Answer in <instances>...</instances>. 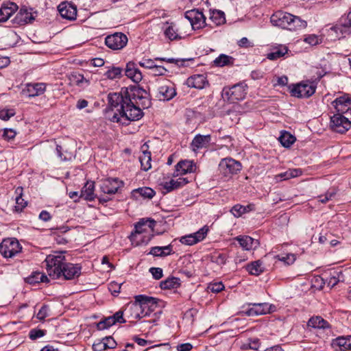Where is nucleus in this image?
<instances>
[{
	"mask_svg": "<svg viewBox=\"0 0 351 351\" xmlns=\"http://www.w3.org/2000/svg\"><path fill=\"white\" fill-rule=\"evenodd\" d=\"M128 42L127 36L122 32H115L105 38V44L112 50H120L124 48Z\"/></svg>",
	"mask_w": 351,
	"mask_h": 351,
	"instance_id": "obj_11",
	"label": "nucleus"
},
{
	"mask_svg": "<svg viewBox=\"0 0 351 351\" xmlns=\"http://www.w3.org/2000/svg\"><path fill=\"white\" fill-rule=\"evenodd\" d=\"M156 225L154 219H142L135 224L134 232L130 235V241L136 245L147 244L152 239Z\"/></svg>",
	"mask_w": 351,
	"mask_h": 351,
	"instance_id": "obj_3",
	"label": "nucleus"
},
{
	"mask_svg": "<svg viewBox=\"0 0 351 351\" xmlns=\"http://www.w3.org/2000/svg\"><path fill=\"white\" fill-rule=\"evenodd\" d=\"M136 296L138 299L139 306H141L142 317H151L152 318L146 322L156 324L162 313L161 311L160 310L154 312L157 308L156 299L152 297H147L143 295H138Z\"/></svg>",
	"mask_w": 351,
	"mask_h": 351,
	"instance_id": "obj_4",
	"label": "nucleus"
},
{
	"mask_svg": "<svg viewBox=\"0 0 351 351\" xmlns=\"http://www.w3.org/2000/svg\"><path fill=\"white\" fill-rule=\"evenodd\" d=\"M18 5L12 2H7L0 8V23L5 22L18 10Z\"/></svg>",
	"mask_w": 351,
	"mask_h": 351,
	"instance_id": "obj_26",
	"label": "nucleus"
},
{
	"mask_svg": "<svg viewBox=\"0 0 351 351\" xmlns=\"http://www.w3.org/2000/svg\"><path fill=\"white\" fill-rule=\"evenodd\" d=\"M175 85L167 80L158 81L155 97L160 101H168L176 95Z\"/></svg>",
	"mask_w": 351,
	"mask_h": 351,
	"instance_id": "obj_6",
	"label": "nucleus"
},
{
	"mask_svg": "<svg viewBox=\"0 0 351 351\" xmlns=\"http://www.w3.org/2000/svg\"><path fill=\"white\" fill-rule=\"evenodd\" d=\"M235 239L245 250H251L258 245V240L254 239L249 236H238Z\"/></svg>",
	"mask_w": 351,
	"mask_h": 351,
	"instance_id": "obj_31",
	"label": "nucleus"
},
{
	"mask_svg": "<svg viewBox=\"0 0 351 351\" xmlns=\"http://www.w3.org/2000/svg\"><path fill=\"white\" fill-rule=\"evenodd\" d=\"M15 112L14 110L7 109L2 110L0 111V119L4 121L8 120L10 117L14 115Z\"/></svg>",
	"mask_w": 351,
	"mask_h": 351,
	"instance_id": "obj_55",
	"label": "nucleus"
},
{
	"mask_svg": "<svg viewBox=\"0 0 351 351\" xmlns=\"http://www.w3.org/2000/svg\"><path fill=\"white\" fill-rule=\"evenodd\" d=\"M304 42L311 46H315L322 43V38L315 34H310L305 37Z\"/></svg>",
	"mask_w": 351,
	"mask_h": 351,
	"instance_id": "obj_48",
	"label": "nucleus"
},
{
	"mask_svg": "<svg viewBox=\"0 0 351 351\" xmlns=\"http://www.w3.org/2000/svg\"><path fill=\"white\" fill-rule=\"evenodd\" d=\"M307 326L308 327L317 329H325L330 327L328 322L320 316H315L310 318L307 322Z\"/></svg>",
	"mask_w": 351,
	"mask_h": 351,
	"instance_id": "obj_34",
	"label": "nucleus"
},
{
	"mask_svg": "<svg viewBox=\"0 0 351 351\" xmlns=\"http://www.w3.org/2000/svg\"><path fill=\"white\" fill-rule=\"evenodd\" d=\"M241 168V163L232 158H223L219 164L220 173L227 180L240 172Z\"/></svg>",
	"mask_w": 351,
	"mask_h": 351,
	"instance_id": "obj_7",
	"label": "nucleus"
},
{
	"mask_svg": "<svg viewBox=\"0 0 351 351\" xmlns=\"http://www.w3.org/2000/svg\"><path fill=\"white\" fill-rule=\"evenodd\" d=\"M213 62L215 66L219 67L232 66L234 62V58L230 56L222 53L216 58Z\"/></svg>",
	"mask_w": 351,
	"mask_h": 351,
	"instance_id": "obj_38",
	"label": "nucleus"
},
{
	"mask_svg": "<svg viewBox=\"0 0 351 351\" xmlns=\"http://www.w3.org/2000/svg\"><path fill=\"white\" fill-rule=\"evenodd\" d=\"M63 254L62 252H54L53 254L47 256L45 258L47 271L48 275L53 279L60 278L62 267L66 262Z\"/></svg>",
	"mask_w": 351,
	"mask_h": 351,
	"instance_id": "obj_5",
	"label": "nucleus"
},
{
	"mask_svg": "<svg viewBox=\"0 0 351 351\" xmlns=\"http://www.w3.org/2000/svg\"><path fill=\"white\" fill-rule=\"evenodd\" d=\"M180 286V279L177 277H169L160 283V287L162 289H177Z\"/></svg>",
	"mask_w": 351,
	"mask_h": 351,
	"instance_id": "obj_36",
	"label": "nucleus"
},
{
	"mask_svg": "<svg viewBox=\"0 0 351 351\" xmlns=\"http://www.w3.org/2000/svg\"><path fill=\"white\" fill-rule=\"evenodd\" d=\"M47 84L43 82L29 83L26 85L28 97H34L42 95L46 91Z\"/></svg>",
	"mask_w": 351,
	"mask_h": 351,
	"instance_id": "obj_25",
	"label": "nucleus"
},
{
	"mask_svg": "<svg viewBox=\"0 0 351 351\" xmlns=\"http://www.w3.org/2000/svg\"><path fill=\"white\" fill-rule=\"evenodd\" d=\"M141 311V306H139V302L137 296L135 297V300L134 302H129L124 308L125 315L129 318L135 319L143 318Z\"/></svg>",
	"mask_w": 351,
	"mask_h": 351,
	"instance_id": "obj_22",
	"label": "nucleus"
},
{
	"mask_svg": "<svg viewBox=\"0 0 351 351\" xmlns=\"http://www.w3.org/2000/svg\"><path fill=\"white\" fill-rule=\"evenodd\" d=\"M149 272L156 280L160 279L163 276L162 269L160 267H151L149 269Z\"/></svg>",
	"mask_w": 351,
	"mask_h": 351,
	"instance_id": "obj_59",
	"label": "nucleus"
},
{
	"mask_svg": "<svg viewBox=\"0 0 351 351\" xmlns=\"http://www.w3.org/2000/svg\"><path fill=\"white\" fill-rule=\"evenodd\" d=\"M316 90V85L313 82H302L291 88V95L297 97H309L313 95Z\"/></svg>",
	"mask_w": 351,
	"mask_h": 351,
	"instance_id": "obj_9",
	"label": "nucleus"
},
{
	"mask_svg": "<svg viewBox=\"0 0 351 351\" xmlns=\"http://www.w3.org/2000/svg\"><path fill=\"white\" fill-rule=\"evenodd\" d=\"M32 10L31 8L28 9L27 7H22L14 18V23L19 25H23L32 23L35 19V16L32 12Z\"/></svg>",
	"mask_w": 351,
	"mask_h": 351,
	"instance_id": "obj_17",
	"label": "nucleus"
},
{
	"mask_svg": "<svg viewBox=\"0 0 351 351\" xmlns=\"http://www.w3.org/2000/svg\"><path fill=\"white\" fill-rule=\"evenodd\" d=\"M223 92L230 102L235 103L245 98L247 94V86L243 84H237L231 88H224Z\"/></svg>",
	"mask_w": 351,
	"mask_h": 351,
	"instance_id": "obj_10",
	"label": "nucleus"
},
{
	"mask_svg": "<svg viewBox=\"0 0 351 351\" xmlns=\"http://www.w3.org/2000/svg\"><path fill=\"white\" fill-rule=\"evenodd\" d=\"M123 312L122 311H119L116 312L113 315H112V318H114V321H115L116 323H125L126 321L123 318Z\"/></svg>",
	"mask_w": 351,
	"mask_h": 351,
	"instance_id": "obj_63",
	"label": "nucleus"
},
{
	"mask_svg": "<svg viewBox=\"0 0 351 351\" xmlns=\"http://www.w3.org/2000/svg\"><path fill=\"white\" fill-rule=\"evenodd\" d=\"M336 194L335 191H327L324 195H319L318 197L319 201L323 204L328 202Z\"/></svg>",
	"mask_w": 351,
	"mask_h": 351,
	"instance_id": "obj_62",
	"label": "nucleus"
},
{
	"mask_svg": "<svg viewBox=\"0 0 351 351\" xmlns=\"http://www.w3.org/2000/svg\"><path fill=\"white\" fill-rule=\"evenodd\" d=\"M211 141L210 134L201 135L197 134L190 144L191 149L197 152L199 149L207 147Z\"/></svg>",
	"mask_w": 351,
	"mask_h": 351,
	"instance_id": "obj_23",
	"label": "nucleus"
},
{
	"mask_svg": "<svg viewBox=\"0 0 351 351\" xmlns=\"http://www.w3.org/2000/svg\"><path fill=\"white\" fill-rule=\"evenodd\" d=\"M214 262L219 265H225L227 260V256L225 254H217L213 256Z\"/></svg>",
	"mask_w": 351,
	"mask_h": 351,
	"instance_id": "obj_56",
	"label": "nucleus"
},
{
	"mask_svg": "<svg viewBox=\"0 0 351 351\" xmlns=\"http://www.w3.org/2000/svg\"><path fill=\"white\" fill-rule=\"evenodd\" d=\"M95 184L93 182H87L81 191L80 197L86 200H93L95 199Z\"/></svg>",
	"mask_w": 351,
	"mask_h": 351,
	"instance_id": "obj_33",
	"label": "nucleus"
},
{
	"mask_svg": "<svg viewBox=\"0 0 351 351\" xmlns=\"http://www.w3.org/2000/svg\"><path fill=\"white\" fill-rule=\"evenodd\" d=\"M47 276L42 272H34L32 276L27 278V282L29 284H36L39 282H48Z\"/></svg>",
	"mask_w": 351,
	"mask_h": 351,
	"instance_id": "obj_45",
	"label": "nucleus"
},
{
	"mask_svg": "<svg viewBox=\"0 0 351 351\" xmlns=\"http://www.w3.org/2000/svg\"><path fill=\"white\" fill-rule=\"evenodd\" d=\"M247 270L252 275L258 276L264 271L263 262L260 260L251 263L247 265Z\"/></svg>",
	"mask_w": 351,
	"mask_h": 351,
	"instance_id": "obj_42",
	"label": "nucleus"
},
{
	"mask_svg": "<svg viewBox=\"0 0 351 351\" xmlns=\"http://www.w3.org/2000/svg\"><path fill=\"white\" fill-rule=\"evenodd\" d=\"M15 193L16 197L15 198L16 206H14V210L17 213H21L27 204V202L22 197L23 188L17 187L15 190Z\"/></svg>",
	"mask_w": 351,
	"mask_h": 351,
	"instance_id": "obj_39",
	"label": "nucleus"
},
{
	"mask_svg": "<svg viewBox=\"0 0 351 351\" xmlns=\"http://www.w3.org/2000/svg\"><path fill=\"white\" fill-rule=\"evenodd\" d=\"M141 154L139 156L141 169L143 171H148L151 169V152L148 151V145L145 143L141 147Z\"/></svg>",
	"mask_w": 351,
	"mask_h": 351,
	"instance_id": "obj_29",
	"label": "nucleus"
},
{
	"mask_svg": "<svg viewBox=\"0 0 351 351\" xmlns=\"http://www.w3.org/2000/svg\"><path fill=\"white\" fill-rule=\"evenodd\" d=\"M125 74L128 77L136 83L141 82L143 79L141 72L136 67L135 63L132 62H130L126 64Z\"/></svg>",
	"mask_w": 351,
	"mask_h": 351,
	"instance_id": "obj_27",
	"label": "nucleus"
},
{
	"mask_svg": "<svg viewBox=\"0 0 351 351\" xmlns=\"http://www.w3.org/2000/svg\"><path fill=\"white\" fill-rule=\"evenodd\" d=\"M333 104H335L337 111L343 113L346 108H347V109L349 108V106L351 105V99L348 96L344 95L337 98L333 101Z\"/></svg>",
	"mask_w": 351,
	"mask_h": 351,
	"instance_id": "obj_35",
	"label": "nucleus"
},
{
	"mask_svg": "<svg viewBox=\"0 0 351 351\" xmlns=\"http://www.w3.org/2000/svg\"><path fill=\"white\" fill-rule=\"evenodd\" d=\"M331 346L336 351L351 350V335L337 337L332 341Z\"/></svg>",
	"mask_w": 351,
	"mask_h": 351,
	"instance_id": "obj_24",
	"label": "nucleus"
},
{
	"mask_svg": "<svg viewBox=\"0 0 351 351\" xmlns=\"http://www.w3.org/2000/svg\"><path fill=\"white\" fill-rule=\"evenodd\" d=\"M146 92L138 87L122 88L120 93L108 95V102L114 114L113 122L128 125L130 121H138L143 116V109L151 105L146 97Z\"/></svg>",
	"mask_w": 351,
	"mask_h": 351,
	"instance_id": "obj_1",
	"label": "nucleus"
},
{
	"mask_svg": "<svg viewBox=\"0 0 351 351\" xmlns=\"http://www.w3.org/2000/svg\"><path fill=\"white\" fill-rule=\"evenodd\" d=\"M250 205L247 206H243L239 204H237L232 208L230 212L234 217H239L243 214L249 212V210H250Z\"/></svg>",
	"mask_w": 351,
	"mask_h": 351,
	"instance_id": "obj_46",
	"label": "nucleus"
},
{
	"mask_svg": "<svg viewBox=\"0 0 351 351\" xmlns=\"http://www.w3.org/2000/svg\"><path fill=\"white\" fill-rule=\"evenodd\" d=\"M260 341L258 339H249V342L247 345H244L245 348H248L254 350H258L260 347Z\"/></svg>",
	"mask_w": 351,
	"mask_h": 351,
	"instance_id": "obj_58",
	"label": "nucleus"
},
{
	"mask_svg": "<svg viewBox=\"0 0 351 351\" xmlns=\"http://www.w3.org/2000/svg\"><path fill=\"white\" fill-rule=\"evenodd\" d=\"M155 194V191L149 187H141L132 191L134 196L137 197L138 195L145 199H152Z\"/></svg>",
	"mask_w": 351,
	"mask_h": 351,
	"instance_id": "obj_41",
	"label": "nucleus"
},
{
	"mask_svg": "<svg viewBox=\"0 0 351 351\" xmlns=\"http://www.w3.org/2000/svg\"><path fill=\"white\" fill-rule=\"evenodd\" d=\"M178 177L179 178L177 179H171L162 184V186L164 189L166 190V193H169L173 190L180 189L189 183L187 178L180 176Z\"/></svg>",
	"mask_w": 351,
	"mask_h": 351,
	"instance_id": "obj_28",
	"label": "nucleus"
},
{
	"mask_svg": "<svg viewBox=\"0 0 351 351\" xmlns=\"http://www.w3.org/2000/svg\"><path fill=\"white\" fill-rule=\"evenodd\" d=\"M184 18L189 22L193 29H199L205 26L206 17L198 10L193 9L186 11Z\"/></svg>",
	"mask_w": 351,
	"mask_h": 351,
	"instance_id": "obj_12",
	"label": "nucleus"
},
{
	"mask_svg": "<svg viewBox=\"0 0 351 351\" xmlns=\"http://www.w3.org/2000/svg\"><path fill=\"white\" fill-rule=\"evenodd\" d=\"M164 34L170 40H180L182 38L173 23H166V27L164 30Z\"/></svg>",
	"mask_w": 351,
	"mask_h": 351,
	"instance_id": "obj_32",
	"label": "nucleus"
},
{
	"mask_svg": "<svg viewBox=\"0 0 351 351\" xmlns=\"http://www.w3.org/2000/svg\"><path fill=\"white\" fill-rule=\"evenodd\" d=\"M250 308L246 314L249 316L264 315L274 311L275 306L269 303H253L249 304Z\"/></svg>",
	"mask_w": 351,
	"mask_h": 351,
	"instance_id": "obj_14",
	"label": "nucleus"
},
{
	"mask_svg": "<svg viewBox=\"0 0 351 351\" xmlns=\"http://www.w3.org/2000/svg\"><path fill=\"white\" fill-rule=\"evenodd\" d=\"M302 173L299 169H289L284 173H281L276 176V180H285L292 178L297 177Z\"/></svg>",
	"mask_w": 351,
	"mask_h": 351,
	"instance_id": "obj_44",
	"label": "nucleus"
},
{
	"mask_svg": "<svg viewBox=\"0 0 351 351\" xmlns=\"http://www.w3.org/2000/svg\"><path fill=\"white\" fill-rule=\"evenodd\" d=\"M208 232V228L207 226H204L193 234H190L181 237L180 241L182 244L192 245L204 240L207 235Z\"/></svg>",
	"mask_w": 351,
	"mask_h": 351,
	"instance_id": "obj_15",
	"label": "nucleus"
},
{
	"mask_svg": "<svg viewBox=\"0 0 351 351\" xmlns=\"http://www.w3.org/2000/svg\"><path fill=\"white\" fill-rule=\"evenodd\" d=\"M270 21L274 26L291 31L302 29L307 26L306 21L282 10L274 12L270 18Z\"/></svg>",
	"mask_w": 351,
	"mask_h": 351,
	"instance_id": "obj_2",
	"label": "nucleus"
},
{
	"mask_svg": "<svg viewBox=\"0 0 351 351\" xmlns=\"http://www.w3.org/2000/svg\"><path fill=\"white\" fill-rule=\"evenodd\" d=\"M112 316H109L103 320L100 321L97 324V327L98 330H105L108 328L109 327L115 324V321H114Z\"/></svg>",
	"mask_w": 351,
	"mask_h": 351,
	"instance_id": "obj_47",
	"label": "nucleus"
},
{
	"mask_svg": "<svg viewBox=\"0 0 351 351\" xmlns=\"http://www.w3.org/2000/svg\"><path fill=\"white\" fill-rule=\"evenodd\" d=\"M49 308L47 305H43L36 315V317L40 320H45L49 316Z\"/></svg>",
	"mask_w": 351,
	"mask_h": 351,
	"instance_id": "obj_52",
	"label": "nucleus"
},
{
	"mask_svg": "<svg viewBox=\"0 0 351 351\" xmlns=\"http://www.w3.org/2000/svg\"><path fill=\"white\" fill-rule=\"evenodd\" d=\"M324 276L322 280L330 288L334 287L339 282L343 280L342 271L339 270H330L324 274Z\"/></svg>",
	"mask_w": 351,
	"mask_h": 351,
	"instance_id": "obj_19",
	"label": "nucleus"
},
{
	"mask_svg": "<svg viewBox=\"0 0 351 351\" xmlns=\"http://www.w3.org/2000/svg\"><path fill=\"white\" fill-rule=\"evenodd\" d=\"M121 182L117 178H108L102 180L100 184V190L104 195L115 194L121 187Z\"/></svg>",
	"mask_w": 351,
	"mask_h": 351,
	"instance_id": "obj_16",
	"label": "nucleus"
},
{
	"mask_svg": "<svg viewBox=\"0 0 351 351\" xmlns=\"http://www.w3.org/2000/svg\"><path fill=\"white\" fill-rule=\"evenodd\" d=\"M207 84L208 81L204 75H195L191 76L186 80V84L189 87L197 89L204 88Z\"/></svg>",
	"mask_w": 351,
	"mask_h": 351,
	"instance_id": "obj_30",
	"label": "nucleus"
},
{
	"mask_svg": "<svg viewBox=\"0 0 351 351\" xmlns=\"http://www.w3.org/2000/svg\"><path fill=\"white\" fill-rule=\"evenodd\" d=\"M81 269L79 265L65 262L62 267V272L60 274V278L63 276L66 280L74 279L80 275Z\"/></svg>",
	"mask_w": 351,
	"mask_h": 351,
	"instance_id": "obj_20",
	"label": "nucleus"
},
{
	"mask_svg": "<svg viewBox=\"0 0 351 351\" xmlns=\"http://www.w3.org/2000/svg\"><path fill=\"white\" fill-rule=\"evenodd\" d=\"M196 165L191 160H181L176 165L173 177H178L195 171Z\"/></svg>",
	"mask_w": 351,
	"mask_h": 351,
	"instance_id": "obj_18",
	"label": "nucleus"
},
{
	"mask_svg": "<svg viewBox=\"0 0 351 351\" xmlns=\"http://www.w3.org/2000/svg\"><path fill=\"white\" fill-rule=\"evenodd\" d=\"M138 64L141 67H144L145 69H149L152 71V69L155 66L154 60L152 59H143L138 62Z\"/></svg>",
	"mask_w": 351,
	"mask_h": 351,
	"instance_id": "obj_57",
	"label": "nucleus"
},
{
	"mask_svg": "<svg viewBox=\"0 0 351 351\" xmlns=\"http://www.w3.org/2000/svg\"><path fill=\"white\" fill-rule=\"evenodd\" d=\"M70 81L81 88H86L90 84L89 79L78 73H72L70 76Z\"/></svg>",
	"mask_w": 351,
	"mask_h": 351,
	"instance_id": "obj_37",
	"label": "nucleus"
},
{
	"mask_svg": "<svg viewBox=\"0 0 351 351\" xmlns=\"http://www.w3.org/2000/svg\"><path fill=\"white\" fill-rule=\"evenodd\" d=\"M103 341L106 350L114 348L117 346L116 341L112 337H106L103 339Z\"/></svg>",
	"mask_w": 351,
	"mask_h": 351,
	"instance_id": "obj_60",
	"label": "nucleus"
},
{
	"mask_svg": "<svg viewBox=\"0 0 351 351\" xmlns=\"http://www.w3.org/2000/svg\"><path fill=\"white\" fill-rule=\"evenodd\" d=\"M278 140L285 147H289L295 141V137L287 131L281 132Z\"/></svg>",
	"mask_w": 351,
	"mask_h": 351,
	"instance_id": "obj_43",
	"label": "nucleus"
},
{
	"mask_svg": "<svg viewBox=\"0 0 351 351\" xmlns=\"http://www.w3.org/2000/svg\"><path fill=\"white\" fill-rule=\"evenodd\" d=\"M45 335V332L42 330H32L29 332V338L32 340L42 337Z\"/></svg>",
	"mask_w": 351,
	"mask_h": 351,
	"instance_id": "obj_64",
	"label": "nucleus"
},
{
	"mask_svg": "<svg viewBox=\"0 0 351 351\" xmlns=\"http://www.w3.org/2000/svg\"><path fill=\"white\" fill-rule=\"evenodd\" d=\"M58 11L61 16L69 21H73L77 16V8L69 3H61L58 5Z\"/></svg>",
	"mask_w": 351,
	"mask_h": 351,
	"instance_id": "obj_21",
	"label": "nucleus"
},
{
	"mask_svg": "<svg viewBox=\"0 0 351 351\" xmlns=\"http://www.w3.org/2000/svg\"><path fill=\"white\" fill-rule=\"evenodd\" d=\"M210 19L214 21L216 25H221L225 22V15L221 11L213 12Z\"/></svg>",
	"mask_w": 351,
	"mask_h": 351,
	"instance_id": "obj_49",
	"label": "nucleus"
},
{
	"mask_svg": "<svg viewBox=\"0 0 351 351\" xmlns=\"http://www.w3.org/2000/svg\"><path fill=\"white\" fill-rule=\"evenodd\" d=\"M121 69L119 67H113L106 72V76L110 80L119 78L121 75Z\"/></svg>",
	"mask_w": 351,
	"mask_h": 351,
	"instance_id": "obj_50",
	"label": "nucleus"
},
{
	"mask_svg": "<svg viewBox=\"0 0 351 351\" xmlns=\"http://www.w3.org/2000/svg\"><path fill=\"white\" fill-rule=\"evenodd\" d=\"M167 72V70L164 66L160 65L155 64L154 68L152 69V74L154 76L165 75Z\"/></svg>",
	"mask_w": 351,
	"mask_h": 351,
	"instance_id": "obj_53",
	"label": "nucleus"
},
{
	"mask_svg": "<svg viewBox=\"0 0 351 351\" xmlns=\"http://www.w3.org/2000/svg\"><path fill=\"white\" fill-rule=\"evenodd\" d=\"M208 289L213 293H219L224 289V285L222 282H215L210 284Z\"/></svg>",
	"mask_w": 351,
	"mask_h": 351,
	"instance_id": "obj_54",
	"label": "nucleus"
},
{
	"mask_svg": "<svg viewBox=\"0 0 351 351\" xmlns=\"http://www.w3.org/2000/svg\"><path fill=\"white\" fill-rule=\"evenodd\" d=\"M16 132L12 129L5 128L3 133V138L5 140L10 141L16 136Z\"/></svg>",
	"mask_w": 351,
	"mask_h": 351,
	"instance_id": "obj_61",
	"label": "nucleus"
},
{
	"mask_svg": "<svg viewBox=\"0 0 351 351\" xmlns=\"http://www.w3.org/2000/svg\"><path fill=\"white\" fill-rule=\"evenodd\" d=\"M330 125L335 132L343 134L350 128L351 122L341 112H338L331 117Z\"/></svg>",
	"mask_w": 351,
	"mask_h": 351,
	"instance_id": "obj_13",
	"label": "nucleus"
},
{
	"mask_svg": "<svg viewBox=\"0 0 351 351\" xmlns=\"http://www.w3.org/2000/svg\"><path fill=\"white\" fill-rule=\"evenodd\" d=\"M276 258L287 265H291L295 261V255L293 254H288L286 256L277 255Z\"/></svg>",
	"mask_w": 351,
	"mask_h": 351,
	"instance_id": "obj_51",
	"label": "nucleus"
},
{
	"mask_svg": "<svg viewBox=\"0 0 351 351\" xmlns=\"http://www.w3.org/2000/svg\"><path fill=\"white\" fill-rule=\"evenodd\" d=\"M21 250L19 241L14 238L3 239L0 244V252L5 258H12L21 252Z\"/></svg>",
	"mask_w": 351,
	"mask_h": 351,
	"instance_id": "obj_8",
	"label": "nucleus"
},
{
	"mask_svg": "<svg viewBox=\"0 0 351 351\" xmlns=\"http://www.w3.org/2000/svg\"><path fill=\"white\" fill-rule=\"evenodd\" d=\"M288 51L286 46L280 45L273 49V50L267 54V58L270 60H277L285 56Z\"/></svg>",
	"mask_w": 351,
	"mask_h": 351,
	"instance_id": "obj_40",
	"label": "nucleus"
}]
</instances>
